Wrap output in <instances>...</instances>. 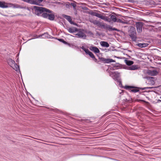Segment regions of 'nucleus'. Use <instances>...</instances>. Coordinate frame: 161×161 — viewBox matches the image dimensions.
<instances>
[{
    "label": "nucleus",
    "instance_id": "4468645a",
    "mask_svg": "<svg viewBox=\"0 0 161 161\" xmlns=\"http://www.w3.org/2000/svg\"><path fill=\"white\" fill-rule=\"evenodd\" d=\"M90 49L91 51H93L95 53H100V50L97 47L91 46L90 47Z\"/></svg>",
    "mask_w": 161,
    "mask_h": 161
},
{
    "label": "nucleus",
    "instance_id": "f03ea898",
    "mask_svg": "<svg viewBox=\"0 0 161 161\" xmlns=\"http://www.w3.org/2000/svg\"><path fill=\"white\" fill-rule=\"evenodd\" d=\"M128 34L132 41L135 42L136 41L137 34L135 27L131 26L129 27L128 30Z\"/></svg>",
    "mask_w": 161,
    "mask_h": 161
},
{
    "label": "nucleus",
    "instance_id": "4c0bfd02",
    "mask_svg": "<svg viewBox=\"0 0 161 161\" xmlns=\"http://www.w3.org/2000/svg\"><path fill=\"white\" fill-rule=\"evenodd\" d=\"M97 14V13L96 12H92L91 13V14L93 16H96Z\"/></svg>",
    "mask_w": 161,
    "mask_h": 161
},
{
    "label": "nucleus",
    "instance_id": "aec40b11",
    "mask_svg": "<svg viewBox=\"0 0 161 161\" xmlns=\"http://www.w3.org/2000/svg\"><path fill=\"white\" fill-rule=\"evenodd\" d=\"M24 1L30 3L31 4L35 5V4L36 3L35 2L36 0H22Z\"/></svg>",
    "mask_w": 161,
    "mask_h": 161
},
{
    "label": "nucleus",
    "instance_id": "7c9ffc66",
    "mask_svg": "<svg viewBox=\"0 0 161 161\" xmlns=\"http://www.w3.org/2000/svg\"><path fill=\"white\" fill-rule=\"evenodd\" d=\"M109 31H119V30L118 29H116V28H113L110 25V27H109Z\"/></svg>",
    "mask_w": 161,
    "mask_h": 161
},
{
    "label": "nucleus",
    "instance_id": "13d9d810",
    "mask_svg": "<svg viewBox=\"0 0 161 161\" xmlns=\"http://www.w3.org/2000/svg\"><path fill=\"white\" fill-rule=\"evenodd\" d=\"M116 57L117 58H120L119 57Z\"/></svg>",
    "mask_w": 161,
    "mask_h": 161
},
{
    "label": "nucleus",
    "instance_id": "f257e3e1",
    "mask_svg": "<svg viewBox=\"0 0 161 161\" xmlns=\"http://www.w3.org/2000/svg\"><path fill=\"white\" fill-rule=\"evenodd\" d=\"M32 10H34V13L38 16H41L43 13L48 12L52 13L53 11L45 8L39 7L37 6H33L32 8Z\"/></svg>",
    "mask_w": 161,
    "mask_h": 161
},
{
    "label": "nucleus",
    "instance_id": "49530a36",
    "mask_svg": "<svg viewBox=\"0 0 161 161\" xmlns=\"http://www.w3.org/2000/svg\"><path fill=\"white\" fill-rule=\"evenodd\" d=\"M100 15H101L100 14L97 13V16L96 17H97L99 18L100 17Z\"/></svg>",
    "mask_w": 161,
    "mask_h": 161
},
{
    "label": "nucleus",
    "instance_id": "ea45409f",
    "mask_svg": "<svg viewBox=\"0 0 161 161\" xmlns=\"http://www.w3.org/2000/svg\"><path fill=\"white\" fill-rule=\"evenodd\" d=\"M121 23L123 24H127V22L125 20H122Z\"/></svg>",
    "mask_w": 161,
    "mask_h": 161
},
{
    "label": "nucleus",
    "instance_id": "c9c22d12",
    "mask_svg": "<svg viewBox=\"0 0 161 161\" xmlns=\"http://www.w3.org/2000/svg\"><path fill=\"white\" fill-rule=\"evenodd\" d=\"M100 18L103 19V20H107V17H105L103 15H102L101 14L100 15Z\"/></svg>",
    "mask_w": 161,
    "mask_h": 161
},
{
    "label": "nucleus",
    "instance_id": "3c124183",
    "mask_svg": "<svg viewBox=\"0 0 161 161\" xmlns=\"http://www.w3.org/2000/svg\"><path fill=\"white\" fill-rule=\"evenodd\" d=\"M155 87H148V88L149 89H153Z\"/></svg>",
    "mask_w": 161,
    "mask_h": 161
},
{
    "label": "nucleus",
    "instance_id": "2eb2a0df",
    "mask_svg": "<svg viewBox=\"0 0 161 161\" xmlns=\"http://www.w3.org/2000/svg\"><path fill=\"white\" fill-rule=\"evenodd\" d=\"M110 27V25H108L106 24H104L103 23L100 27L103 28V29L105 30H106L107 32V31H109V28Z\"/></svg>",
    "mask_w": 161,
    "mask_h": 161
},
{
    "label": "nucleus",
    "instance_id": "a878e982",
    "mask_svg": "<svg viewBox=\"0 0 161 161\" xmlns=\"http://www.w3.org/2000/svg\"><path fill=\"white\" fill-rule=\"evenodd\" d=\"M86 54L89 55L90 57L92 59L95 57L93 54L89 50L88 51L87 53H86Z\"/></svg>",
    "mask_w": 161,
    "mask_h": 161
},
{
    "label": "nucleus",
    "instance_id": "473e14b6",
    "mask_svg": "<svg viewBox=\"0 0 161 161\" xmlns=\"http://www.w3.org/2000/svg\"><path fill=\"white\" fill-rule=\"evenodd\" d=\"M76 2H75L74 3H70V5L73 7L74 9H75V7L76 6Z\"/></svg>",
    "mask_w": 161,
    "mask_h": 161
},
{
    "label": "nucleus",
    "instance_id": "79ce46f5",
    "mask_svg": "<svg viewBox=\"0 0 161 161\" xmlns=\"http://www.w3.org/2000/svg\"><path fill=\"white\" fill-rule=\"evenodd\" d=\"M122 20H121L120 19H117V21L116 22H118V23H121Z\"/></svg>",
    "mask_w": 161,
    "mask_h": 161
},
{
    "label": "nucleus",
    "instance_id": "f3484780",
    "mask_svg": "<svg viewBox=\"0 0 161 161\" xmlns=\"http://www.w3.org/2000/svg\"><path fill=\"white\" fill-rule=\"evenodd\" d=\"M100 44L101 46L103 47H109V44L106 42L102 41L100 42Z\"/></svg>",
    "mask_w": 161,
    "mask_h": 161
},
{
    "label": "nucleus",
    "instance_id": "864d4df0",
    "mask_svg": "<svg viewBox=\"0 0 161 161\" xmlns=\"http://www.w3.org/2000/svg\"><path fill=\"white\" fill-rule=\"evenodd\" d=\"M126 55L128 56V57H129V58H131V57L130 56H129V55H128V54H126Z\"/></svg>",
    "mask_w": 161,
    "mask_h": 161
},
{
    "label": "nucleus",
    "instance_id": "f704fd0d",
    "mask_svg": "<svg viewBox=\"0 0 161 161\" xmlns=\"http://www.w3.org/2000/svg\"><path fill=\"white\" fill-rule=\"evenodd\" d=\"M80 48H81L86 53H87L89 51V50L88 49H86L83 46H82L80 47Z\"/></svg>",
    "mask_w": 161,
    "mask_h": 161
},
{
    "label": "nucleus",
    "instance_id": "c85d7f7f",
    "mask_svg": "<svg viewBox=\"0 0 161 161\" xmlns=\"http://www.w3.org/2000/svg\"><path fill=\"white\" fill-rule=\"evenodd\" d=\"M86 33L88 35V36L93 37V33L90 31H86Z\"/></svg>",
    "mask_w": 161,
    "mask_h": 161
},
{
    "label": "nucleus",
    "instance_id": "603ef678",
    "mask_svg": "<svg viewBox=\"0 0 161 161\" xmlns=\"http://www.w3.org/2000/svg\"><path fill=\"white\" fill-rule=\"evenodd\" d=\"M160 99L158 100V101L161 102V97H160Z\"/></svg>",
    "mask_w": 161,
    "mask_h": 161
},
{
    "label": "nucleus",
    "instance_id": "bf43d9fd",
    "mask_svg": "<svg viewBox=\"0 0 161 161\" xmlns=\"http://www.w3.org/2000/svg\"><path fill=\"white\" fill-rule=\"evenodd\" d=\"M123 58L126 59V58L125 57H123Z\"/></svg>",
    "mask_w": 161,
    "mask_h": 161
},
{
    "label": "nucleus",
    "instance_id": "412c9836",
    "mask_svg": "<svg viewBox=\"0 0 161 161\" xmlns=\"http://www.w3.org/2000/svg\"><path fill=\"white\" fill-rule=\"evenodd\" d=\"M119 63H116V64H114L113 65V67L110 68V69L112 70H115L118 69L120 67L119 65Z\"/></svg>",
    "mask_w": 161,
    "mask_h": 161
},
{
    "label": "nucleus",
    "instance_id": "de8ad7c7",
    "mask_svg": "<svg viewBox=\"0 0 161 161\" xmlns=\"http://www.w3.org/2000/svg\"><path fill=\"white\" fill-rule=\"evenodd\" d=\"M0 14H1L3 16H8L7 15L4 14H3L2 13H1V12H0Z\"/></svg>",
    "mask_w": 161,
    "mask_h": 161
},
{
    "label": "nucleus",
    "instance_id": "9d476101",
    "mask_svg": "<svg viewBox=\"0 0 161 161\" xmlns=\"http://www.w3.org/2000/svg\"><path fill=\"white\" fill-rule=\"evenodd\" d=\"M51 37H52L50 35H49L48 34V32H46L45 33H44L42 34H40L37 37V38H40L42 37V38H51Z\"/></svg>",
    "mask_w": 161,
    "mask_h": 161
},
{
    "label": "nucleus",
    "instance_id": "dca6fc26",
    "mask_svg": "<svg viewBox=\"0 0 161 161\" xmlns=\"http://www.w3.org/2000/svg\"><path fill=\"white\" fill-rule=\"evenodd\" d=\"M8 63L9 65L13 67V66L15 64V62L11 58H9L8 60Z\"/></svg>",
    "mask_w": 161,
    "mask_h": 161
},
{
    "label": "nucleus",
    "instance_id": "f8f14e48",
    "mask_svg": "<svg viewBox=\"0 0 161 161\" xmlns=\"http://www.w3.org/2000/svg\"><path fill=\"white\" fill-rule=\"evenodd\" d=\"M147 73L149 75L151 76H155L158 74V72L156 70H148L147 72Z\"/></svg>",
    "mask_w": 161,
    "mask_h": 161
},
{
    "label": "nucleus",
    "instance_id": "6e6552de",
    "mask_svg": "<svg viewBox=\"0 0 161 161\" xmlns=\"http://www.w3.org/2000/svg\"><path fill=\"white\" fill-rule=\"evenodd\" d=\"M62 16L66 19L71 24L74 25H77V24L76 23L72 21V19L70 16L63 14Z\"/></svg>",
    "mask_w": 161,
    "mask_h": 161
},
{
    "label": "nucleus",
    "instance_id": "6e6d98bb",
    "mask_svg": "<svg viewBox=\"0 0 161 161\" xmlns=\"http://www.w3.org/2000/svg\"><path fill=\"white\" fill-rule=\"evenodd\" d=\"M125 100L126 101H129V100H128L127 99H126Z\"/></svg>",
    "mask_w": 161,
    "mask_h": 161
},
{
    "label": "nucleus",
    "instance_id": "58836bf2",
    "mask_svg": "<svg viewBox=\"0 0 161 161\" xmlns=\"http://www.w3.org/2000/svg\"><path fill=\"white\" fill-rule=\"evenodd\" d=\"M97 14V13L96 12H92L91 13V14L93 16H96Z\"/></svg>",
    "mask_w": 161,
    "mask_h": 161
},
{
    "label": "nucleus",
    "instance_id": "9b49d317",
    "mask_svg": "<svg viewBox=\"0 0 161 161\" xmlns=\"http://www.w3.org/2000/svg\"><path fill=\"white\" fill-rule=\"evenodd\" d=\"M55 39L58 40L59 42H62L64 44L68 45V46L71 47V46H72V45L70 43H69L66 42L62 38H55Z\"/></svg>",
    "mask_w": 161,
    "mask_h": 161
},
{
    "label": "nucleus",
    "instance_id": "cd10ccee",
    "mask_svg": "<svg viewBox=\"0 0 161 161\" xmlns=\"http://www.w3.org/2000/svg\"><path fill=\"white\" fill-rule=\"evenodd\" d=\"M98 59L100 60L99 62L100 61L102 63H106V58L99 57Z\"/></svg>",
    "mask_w": 161,
    "mask_h": 161
},
{
    "label": "nucleus",
    "instance_id": "052dcab7",
    "mask_svg": "<svg viewBox=\"0 0 161 161\" xmlns=\"http://www.w3.org/2000/svg\"><path fill=\"white\" fill-rule=\"evenodd\" d=\"M17 56L16 58H17V57H18V54H17Z\"/></svg>",
    "mask_w": 161,
    "mask_h": 161
},
{
    "label": "nucleus",
    "instance_id": "bb28decb",
    "mask_svg": "<svg viewBox=\"0 0 161 161\" xmlns=\"http://www.w3.org/2000/svg\"><path fill=\"white\" fill-rule=\"evenodd\" d=\"M12 4L13 5L11 7H13L14 8H24V7H21L20 6L18 5V4H13L12 3Z\"/></svg>",
    "mask_w": 161,
    "mask_h": 161
},
{
    "label": "nucleus",
    "instance_id": "c756f323",
    "mask_svg": "<svg viewBox=\"0 0 161 161\" xmlns=\"http://www.w3.org/2000/svg\"><path fill=\"white\" fill-rule=\"evenodd\" d=\"M14 68L13 69L17 71L19 69V66L17 64L15 63V64H14Z\"/></svg>",
    "mask_w": 161,
    "mask_h": 161
},
{
    "label": "nucleus",
    "instance_id": "c03bdc74",
    "mask_svg": "<svg viewBox=\"0 0 161 161\" xmlns=\"http://www.w3.org/2000/svg\"><path fill=\"white\" fill-rule=\"evenodd\" d=\"M110 63L114 62H115V60H113L111 59H110Z\"/></svg>",
    "mask_w": 161,
    "mask_h": 161
},
{
    "label": "nucleus",
    "instance_id": "5fc2aeb1",
    "mask_svg": "<svg viewBox=\"0 0 161 161\" xmlns=\"http://www.w3.org/2000/svg\"><path fill=\"white\" fill-rule=\"evenodd\" d=\"M18 59H19V58H18H18H17L16 60V62H17L18 60Z\"/></svg>",
    "mask_w": 161,
    "mask_h": 161
},
{
    "label": "nucleus",
    "instance_id": "8fccbe9b",
    "mask_svg": "<svg viewBox=\"0 0 161 161\" xmlns=\"http://www.w3.org/2000/svg\"><path fill=\"white\" fill-rule=\"evenodd\" d=\"M96 35H98L99 36H100V33L99 32H97L96 33Z\"/></svg>",
    "mask_w": 161,
    "mask_h": 161
},
{
    "label": "nucleus",
    "instance_id": "6ab92c4d",
    "mask_svg": "<svg viewBox=\"0 0 161 161\" xmlns=\"http://www.w3.org/2000/svg\"><path fill=\"white\" fill-rule=\"evenodd\" d=\"M137 45L141 48L145 47L148 45V44L147 43H138Z\"/></svg>",
    "mask_w": 161,
    "mask_h": 161
},
{
    "label": "nucleus",
    "instance_id": "37998d69",
    "mask_svg": "<svg viewBox=\"0 0 161 161\" xmlns=\"http://www.w3.org/2000/svg\"><path fill=\"white\" fill-rule=\"evenodd\" d=\"M128 2L131 3H134L135 2L134 0H128Z\"/></svg>",
    "mask_w": 161,
    "mask_h": 161
},
{
    "label": "nucleus",
    "instance_id": "b1692460",
    "mask_svg": "<svg viewBox=\"0 0 161 161\" xmlns=\"http://www.w3.org/2000/svg\"><path fill=\"white\" fill-rule=\"evenodd\" d=\"M138 69L136 65H133L129 67L128 69L130 70H135Z\"/></svg>",
    "mask_w": 161,
    "mask_h": 161
},
{
    "label": "nucleus",
    "instance_id": "09e8293b",
    "mask_svg": "<svg viewBox=\"0 0 161 161\" xmlns=\"http://www.w3.org/2000/svg\"><path fill=\"white\" fill-rule=\"evenodd\" d=\"M108 158L110 159H112V160H117V161H119V160H116V159L112 158Z\"/></svg>",
    "mask_w": 161,
    "mask_h": 161
},
{
    "label": "nucleus",
    "instance_id": "393cba45",
    "mask_svg": "<svg viewBox=\"0 0 161 161\" xmlns=\"http://www.w3.org/2000/svg\"><path fill=\"white\" fill-rule=\"evenodd\" d=\"M110 19L113 22H116L117 21V18L114 15H111L110 16Z\"/></svg>",
    "mask_w": 161,
    "mask_h": 161
},
{
    "label": "nucleus",
    "instance_id": "0eeeda50",
    "mask_svg": "<svg viewBox=\"0 0 161 161\" xmlns=\"http://www.w3.org/2000/svg\"><path fill=\"white\" fill-rule=\"evenodd\" d=\"M13 5L11 3H7L4 1H0V8H6L12 7Z\"/></svg>",
    "mask_w": 161,
    "mask_h": 161
},
{
    "label": "nucleus",
    "instance_id": "5701e85b",
    "mask_svg": "<svg viewBox=\"0 0 161 161\" xmlns=\"http://www.w3.org/2000/svg\"><path fill=\"white\" fill-rule=\"evenodd\" d=\"M125 62L126 64L129 66H130L134 63V62L133 61L128 60L126 59H125Z\"/></svg>",
    "mask_w": 161,
    "mask_h": 161
},
{
    "label": "nucleus",
    "instance_id": "7ed1b4c3",
    "mask_svg": "<svg viewBox=\"0 0 161 161\" xmlns=\"http://www.w3.org/2000/svg\"><path fill=\"white\" fill-rule=\"evenodd\" d=\"M109 73L110 76L112 77L115 81H116L117 82H119V85L121 86L122 85V83L120 78V73L118 72H113L111 71H110Z\"/></svg>",
    "mask_w": 161,
    "mask_h": 161
},
{
    "label": "nucleus",
    "instance_id": "4be33fe9",
    "mask_svg": "<svg viewBox=\"0 0 161 161\" xmlns=\"http://www.w3.org/2000/svg\"><path fill=\"white\" fill-rule=\"evenodd\" d=\"M139 89L138 88H129L127 90H129V91L130 92H133L136 93L139 91Z\"/></svg>",
    "mask_w": 161,
    "mask_h": 161
},
{
    "label": "nucleus",
    "instance_id": "423d86ee",
    "mask_svg": "<svg viewBox=\"0 0 161 161\" xmlns=\"http://www.w3.org/2000/svg\"><path fill=\"white\" fill-rule=\"evenodd\" d=\"M77 33L75 34V37L77 38H81L82 39H86V35L84 33L80 30H78Z\"/></svg>",
    "mask_w": 161,
    "mask_h": 161
},
{
    "label": "nucleus",
    "instance_id": "39448f33",
    "mask_svg": "<svg viewBox=\"0 0 161 161\" xmlns=\"http://www.w3.org/2000/svg\"><path fill=\"white\" fill-rule=\"evenodd\" d=\"M144 24V23L142 22H136L135 25L138 33H141L142 32V28Z\"/></svg>",
    "mask_w": 161,
    "mask_h": 161
},
{
    "label": "nucleus",
    "instance_id": "4d7b16f0",
    "mask_svg": "<svg viewBox=\"0 0 161 161\" xmlns=\"http://www.w3.org/2000/svg\"><path fill=\"white\" fill-rule=\"evenodd\" d=\"M108 114V113H106V114H105V115H107V114Z\"/></svg>",
    "mask_w": 161,
    "mask_h": 161
},
{
    "label": "nucleus",
    "instance_id": "ddd939ff",
    "mask_svg": "<svg viewBox=\"0 0 161 161\" xmlns=\"http://www.w3.org/2000/svg\"><path fill=\"white\" fill-rule=\"evenodd\" d=\"M67 30L70 33H74L77 31H78V29L75 27L69 28L67 29Z\"/></svg>",
    "mask_w": 161,
    "mask_h": 161
},
{
    "label": "nucleus",
    "instance_id": "2f4dec72",
    "mask_svg": "<svg viewBox=\"0 0 161 161\" xmlns=\"http://www.w3.org/2000/svg\"><path fill=\"white\" fill-rule=\"evenodd\" d=\"M43 0H36L35 2H36V4H35V5H40V3H41Z\"/></svg>",
    "mask_w": 161,
    "mask_h": 161
},
{
    "label": "nucleus",
    "instance_id": "a19ab883",
    "mask_svg": "<svg viewBox=\"0 0 161 161\" xmlns=\"http://www.w3.org/2000/svg\"><path fill=\"white\" fill-rule=\"evenodd\" d=\"M110 63V58H106V63Z\"/></svg>",
    "mask_w": 161,
    "mask_h": 161
},
{
    "label": "nucleus",
    "instance_id": "a18cd8bd",
    "mask_svg": "<svg viewBox=\"0 0 161 161\" xmlns=\"http://www.w3.org/2000/svg\"><path fill=\"white\" fill-rule=\"evenodd\" d=\"M138 102H146V101L144 100H141V99H138Z\"/></svg>",
    "mask_w": 161,
    "mask_h": 161
},
{
    "label": "nucleus",
    "instance_id": "72a5a7b5",
    "mask_svg": "<svg viewBox=\"0 0 161 161\" xmlns=\"http://www.w3.org/2000/svg\"><path fill=\"white\" fill-rule=\"evenodd\" d=\"M103 23L99 22V21H97L96 22L95 24L99 27H100Z\"/></svg>",
    "mask_w": 161,
    "mask_h": 161
},
{
    "label": "nucleus",
    "instance_id": "a211bd4d",
    "mask_svg": "<svg viewBox=\"0 0 161 161\" xmlns=\"http://www.w3.org/2000/svg\"><path fill=\"white\" fill-rule=\"evenodd\" d=\"M147 79L151 82L152 85L155 83V78L152 77H147Z\"/></svg>",
    "mask_w": 161,
    "mask_h": 161
},
{
    "label": "nucleus",
    "instance_id": "20e7f679",
    "mask_svg": "<svg viewBox=\"0 0 161 161\" xmlns=\"http://www.w3.org/2000/svg\"><path fill=\"white\" fill-rule=\"evenodd\" d=\"M47 13H43L41 15V16L44 18L48 19L50 20H54L55 18L54 15L53 14H51V13H50L51 14H47Z\"/></svg>",
    "mask_w": 161,
    "mask_h": 161
},
{
    "label": "nucleus",
    "instance_id": "1a4fd4ad",
    "mask_svg": "<svg viewBox=\"0 0 161 161\" xmlns=\"http://www.w3.org/2000/svg\"><path fill=\"white\" fill-rule=\"evenodd\" d=\"M122 87L124 88V89H127L129 88H138L140 89H141L142 90H144L146 89H149L148 87H135L133 86H123Z\"/></svg>",
    "mask_w": 161,
    "mask_h": 161
},
{
    "label": "nucleus",
    "instance_id": "e433bc0d",
    "mask_svg": "<svg viewBox=\"0 0 161 161\" xmlns=\"http://www.w3.org/2000/svg\"><path fill=\"white\" fill-rule=\"evenodd\" d=\"M92 59L95 61V62L97 63L98 64H100L99 63V61H98L97 59L95 58V57L93 58Z\"/></svg>",
    "mask_w": 161,
    "mask_h": 161
}]
</instances>
